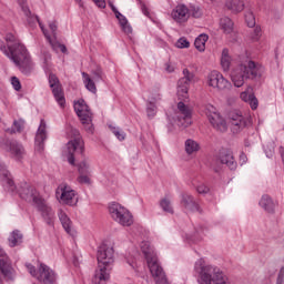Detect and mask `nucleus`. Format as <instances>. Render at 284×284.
<instances>
[{
  "label": "nucleus",
  "instance_id": "0e129e2a",
  "mask_svg": "<svg viewBox=\"0 0 284 284\" xmlns=\"http://www.w3.org/2000/svg\"><path fill=\"white\" fill-rule=\"evenodd\" d=\"M154 101H161V94H158L155 98H153Z\"/></svg>",
  "mask_w": 284,
  "mask_h": 284
},
{
  "label": "nucleus",
  "instance_id": "6e6552de",
  "mask_svg": "<svg viewBox=\"0 0 284 284\" xmlns=\"http://www.w3.org/2000/svg\"><path fill=\"white\" fill-rule=\"evenodd\" d=\"M29 274L43 284H57V273L45 264H40L38 271L32 264L26 265Z\"/></svg>",
  "mask_w": 284,
  "mask_h": 284
},
{
  "label": "nucleus",
  "instance_id": "de8ad7c7",
  "mask_svg": "<svg viewBox=\"0 0 284 284\" xmlns=\"http://www.w3.org/2000/svg\"><path fill=\"white\" fill-rule=\"evenodd\" d=\"M176 48L183 49V48H190V41L185 38H180L176 42Z\"/></svg>",
  "mask_w": 284,
  "mask_h": 284
},
{
  "label": "nucleus",
  "instance_id": "09e8293b",
  "mask_svg": "<svg viewBox=\"0 0 284 284\" xmlns=\"http://www.w3.org/2000/svg\"><path fill=\"white\" fill-rule=\"evenodd\" d=\"M11 84L13 87V90H16V92H19L21 90V81H19V78L12 77Z\"/></svg>",
  "mask_w": 284,
  "mask_h": 284
},
{
  "label": "nucleus",
  "instance_id": "6ab92c4d",
  "mask_svg": "<svg viewBox=\"0 0 284 284\" xmlns=\"http://www.w3.org/2000/svg\"><path fill=\"white\" fill-rule=\"evenodd\" d=\"M49 84L52 89L53 97L61 108L65 106V97L63 95V90L61 89V82L54 73L49 74Z\"/></svg>",
  "mask_w": 284,
  "mask_h": 284
},
{
  "label": "nucleus",
  "instance_id": "e2e57ef3",
  "mask_svg": "<svg viewBox=\"0 0 284 284\" xmlns=\"http://www.w3.org/2000/svg\"><path fill=\"white\" fill-rule=\"evenodd\" d=\"M111 10H112V12H118L119 11V9H116V7H114V4L111 6Z\"/></svg>",
  "mask_w": 284,
  "mask_h": 284
},
{
  "label": "nucleus",
  "instance_id": "a19ab883",
  "mask_svg": "<svg viewBox=\"0 0 284 284\" xmlns=\"http://www.w3.org/2000/svg\"><path fill=\"white\" fill-rule=\"evenodd\" d=\"M245 22L248 28H254V26H256V18H254V13L252 11H247L245 13Z\"/></svg>",
  "mask_w": 284,
  "mask_h": 284
},
{
  "label": "nucleus",
  "instance_id": "f257e3e1",
  "mask_svg": "<svg viewBox=\"0 0 284 284\" xmlns=\"http://www.w3.org/2000/svg\"><path fill=\"white\" fill-rule=\"evenodd\" d=\"M4 39L6 42L0 39V51L19 68L22 74L27 77L32 74L34 64L32 63V59L26 45L12 33H7Z\"/></svg>",
  "mask_w": 284,
  "mask_h": 284
},
{
  "label": "nucleus",
  "instance_id": "1a4fd4ad",
  "mask_svg": "<svg viewBox=\"0 0 284 284\" xmlns=\"http://www.w3.org/2000/svg\"><path fill=\"white\" fill-rule=\"evenodd\" d=\"M109 214L120 225H123L124 227H130L132 223H134V220L132 217V213L125 206L113 202L109 205Z\"/></svg>",
  "mask_w": 284,
  "mask_h": 284
},
{
  "label": "nucleus",
  "instance_id": "a18cd8bd",
  "mask_svg": "<svg viewBox=\"0 0 284 284\" xmlns=\"http://www.w3.org/2000/svg\"><path fill=\"white\" fill-rule=\"evenodd\" d=\"M146 114L149 119H152L156 114V105L150 102L146 106Z\"/></svg>",
  "mask_w": 284,
  "mask_h": 284
},
{
  "label": "nucleus",
  "instance_id": "7ed1b4c3",
  "mask_svg": "<svg viewBox=\"0 0 284 284\" xmlns=\"http://www.w3.org/2000/svg\"><path fill=\"white\" fill-rule=\"evenodd\" d=\"M265 72L263 65L250 60L235 67L231 72V79L235 88H243L245 81L261 79Z\"/></svg>",
  "mask_w": 284,
  "mask_h": 284
},
{
  "label": "nucleus",
  "instance_id": "9d476101",
  "mask_svg": "<svg viewBox=\"0 0 284 284\" xmlns=\"http://www.w3.org/2000/svg\"><path fill=\"white\" fill-rule=\"evenodd\" d=\"M73 108L82 125H84L85 131L92 132V112L90 111V106L85 103V100H79L74 103Z\"/></svg>",
  "mask_w": 284,
  "mask_h": 284
},
{
  "label": "nucleus",
  "instance_id": "c85d7f7f",
  "mask_svg": "<svg viewBox=\"0 0 284 284\" xmlns=\"http://www.w3.org/2000/svg\"><path fill=\"white\" fill-rule=\"evenodd\" d=\"M260 205L263 207V210H265V212H268V214H274L276 204L274 203V200L270 197V195H263L260 201Z\"/></svg>",
  "mask_w": 284,
  "mask_h": 284
},
{
  "label": "nucleus",
  "instance_id": "13d9d810",
  "mask_svg": "<svg viewBox=\"0 0 284 284\" xmlns=\"http://www.w3.org/2000/svg\"><path fill=\"white\" fill-rule=\"evenodd\" d=\"M49 28H50V30H51L53 37H55V34H57V22H51V23L49 24Z\"/></svg>",
  "mask_w": 284,
  "mask_h": 284
},
{
  "label": "nucleus",
  "instance_id": "473e14b6",
  "mask_svg": "<svg viewBox=\"0 0 284 284\" xmlns=\"http://www.w3.org/2000/svg\"><path fill=\"white\" fill-rule=\"evenodd\" d=\"M82 79L87 90L92 92V94H97V81H94L87 72H82Z\"/></svg>",
  "mask_w": 284,
  "mask_h": 284
},
{
  "label": "nucleus",
  "instance_id": "2eb2a0df",
  "mask_svg": "<svg viewBox=\"0 0 284 284\" xmlns=\"http://www.w3.org/2000/svg\"><path fill=\"white\" fill-rule=\"evenodd\" d=\"M194 81V73L190 72V70H183V78L178 81V97L181 101H185L187 99V90H190V83Z\"/></svg>",
  "mask_w": 284,
  "mask_h": 284
},
{
  "label": "nucleus",
  "instance_id": "5701e85b",
  "mask_svg": "<svg viewBox=\"0 0 284 284\" xmlns=\"http://www.w3.org/2000/svg\"><path fill=\"white\" fill-rule=\"evenodd\" d=\"M36 207H38L44 223L50 227L54 226V210L45 204V200H42Z\"/></svg>",
  "mask_w": 284,
  "mask_h": 284
},
{
  "label": "nucleus",
  "instance_id": "9b49d317",
  "mask_svg": "<svg viewBox=\"0 0 284 284\" xmlns=\"http://www.w3.org/2000/svg\"><path fill=\"white\" fill-rule=\"evenodd\" d=\"M73 108L82 125H84L85 131L92 132V112L90 111V106L85 103V100H79L74 103Z\"/></svg>",
  "mask_w": 284,
  "mask_h": 284
},
{
  "label": "nucleus",
  "instance_id": "c756f323",
  "mask_svg": "<svg viewBox=\"0 0 284 284\" xmlns=\"http://www.w3.org/2000/svg\"><path fill=\"white\" fill-rule=\"evenodd\" d=\"M227 10H231V12H243L245 9V2L243 0H227L225 3Z\"/></svg>",
  "mask_w": 284,
  "mask_h": 284
},
{
  "label": "nucleus",
  "instance_id": "49530a36",
  "mask_svg": "<svg viewBox=\"0 0 284 284\" xmlns=\"http://www.w3.org/2000/svg\"><path fill=\"white\" fill-rule=\"evenodd\" d=\"M79 183H82L84 185H90L91 180H90V174H80L78 178Z\"/></svg>",
  "mask_w": 284,
  "mask_h": 284
},
{
  "label": "nucleus",
  "instance_id": "79ce46f5",
  "mask_svg": "<svg viewBox=\"0 0 284 284\" xmlns=\"http://www.w3.org/2000/svg\"><path fill=\"white\" fill-rule=\"evenodd\" d=\"M79 174H90V164L87 161H82L78 165Z\"/></svg>",
  "mask_w": 284,
  "mask_h": 284
},
{
  "label": "nucleus",
  "instance_id": "774afa93",
  "mask_svg": "<svg viewBox=\"0 0 284 284\" xmlns=\"http://www.w3.org/2000/svg\"><path fill=\"white\" fill-rule=\"evenodd\" d=\"M267 156H272V153H271V154H267Z\"/></svg>",
  "mask_w": 284,
  "mask_h": 284
},
{
  "label": "nucleus",
  "instance_id": "39448f33",
  "mask_svg": "<svg viewBox=\"0 0 284 284\" xmlns=\"http://www.w3.org/2000/svg\"><path fill=\"white\" fill-rule=\"evenodd\" d=\"M195 272L201 282L205 284H230V278L221 272V268L212 265H205V261L200 258L195 262Z\"/></svg>",
  "mask_w": 284,
  "mask_h": 284
},
{
  "label": "nucleus",
  "instance_id": "bf43d9fd",
  "mask_svg": "<svg viewBox=\"0 0 284 284\" xmlns=\"http://www.w3.org/2000/svg\"><path fill=\"white\" fill-rule=\"evenodd\" d=\"M98 8H105V0H93Z\"/></svg>",
  "mask_w": 284,
  "mask_h": 284
},
{
  "label": "nucleus",
  "instance_id": "052dcab7",
  "mask_svg": "<svg viewBox=\"0 0 284 284\" xmlns=\"http://www.w3.org/2000/svg\"><path fill=\"white\" fill-rule=\"evenodd\" d=\"M142 12L145 14V17H149L150 14V11H148V7H145V4H142Z\"/></svg>",
  "mask_w": 284,
  "mask_h": 284
},
{
  "label": "nucleus",
  "instance_id": "6e6d98bb",
  "mask_svg": "<svg viewBox=\"0 0 284 284\" xmlns=\"http://www.w3.org/2000/svg\"><path fill=\"white\" fill-rule=\"evenodd\" d=\"M258 37H261V27H255V29L253 30L252 39L254 41H258Z\"/></svg>",
  "mask_w": 284,
  "mask_h": 284
},
{
  "label": "nucleus",
  "instance_id": "4468645a",
  "mask_svg": "<svg viewBox=\"0 0 284 284\" xmlns=\"http://www.w3.org/2000/svg\"><path fill=\"white\" fill-rule=\"evenodd\" d=\"M206 116L214 130L217 132H227V122L221 116V113L216 112L214 105L206 106Z\"/></svg>",
  "mask_w": 284,
  "mask_h": 284
},
{
  "label": "nucleus",
  "instance_id": "58836bf2",
  "mask_svg": "<svg viewBox=\"0 0 284 284\" xmlns=\"http://www.w3.org/2000/svg\"><path fill=\"white\" fill-rule=\"evenodd\" d=\"M109 130L112 132V134H114V136H116V139L119 141H125V131L122 130L119 126H114L112 124L109 125Z\"/></svg>",
  "mask_w": 284,
  "mask_h": 284
},
{
  "label": "nucleus",
  "instance_id": "a878e982",
  "mask_svg": "<svg viewBox=\"0 0 284 284\" xmlns=\"http://www.w3.org/2000/svg\"><path fill=\"white\" fill-rule=\"evenodd\" d=\"M180 205H182L186 212H201V206H199V203L196 200H194V196L189 193H183L181 195Z\"/></svg>",
  "mask_w": 284,
  "mask_h": 284
},
{
  "label": "nucleus",
  "instance_id": "c03bdc74",
  "mask_svg": "<svg viewBox=\"0 0 284 284\" xmlns=\"http://www.w3.org/2000/svg\"><path fill=\"white\" fill-rule=\"evenodd\" d=\"M91 79H93L95 83H99V81H103V71L101 70V68H97L92 71Z\"/></svg>",
  "mask_w": 284,
  "mask_h": 284
},
{
  "label": "nucleus",
  "instance_id": "4c0bfd02",
  "mask_svg": "<svg viewBox=\"0 0 284 284\" xmlns=\"http://www.w3.org/2000/svg\"><path fill=\"white\" fill-rule=\"evenodd\" d=\"M24 128H26V121L16 120L13 121L12 128L8 129L7 132H10V134H14L16 132H23Z\"/></svg>",
  "mask_w": 284,
  "mask_h": 284
},
{
  "label": "nucleus",
  "instance_id": "603ef678",
  "mask_svg": "<svg viewBox=\"0 0 284 284\" xmlns=\"http://www.w3.org/2000/svg\"><path fill=\"white\" fill-rule=\"evenodd\" d=\"M254 97L252 93H247V91H244L241 93L242 101H245L246 103H250V100Z\"/></svg>",
  "mask_w": 284,
  "mask_h": 284
},
{
  "label": "nucleus",
  "instance_id": "cd10ccee",
  "mask_svg": "<svg viewBox=\"0 0 284 284\" xmlns=\"http://www.w3.org/2000/svg\"><path fill=\"white\" fill-rule=\"evenodd\" d=\"M58 216L67 234H70L72 236V234H74V231H72V220H70V217L65 213V210L60 209L58 211Z\"/></svg>",
  "mask_w": 284,
  "mask_h": 284
},
{
  "label": "nucleus",
  "instance_id": "72a5a7b5",
  "mask_svg": "<svg viewBox=\"0 0 284 284\" xmlns=\"http://www.w3.org/2000/svg\"><path fill=\"white\" fill-rule=\"evenodd\" d=\"M220 27L225 34H232L234 31V22L229 17L220 19Z\"/></svg>",
  "mask_w": 284,
  "mask_h": 284
},
{
  "label": "nucleus",
  "instance_id": "4d7b16f0",
  "mask_svg": "<svg viewBox=\"0 0 284 284\" xmlns=\"http://www.w3.org/2000/svg\"><path fill=\"white\" fill-rule=\"evenodd\" d=\"M201 241V236H199V231L194 235L189 237V243H199Z\"/></svg>",
  "mask_w": 284,
  "mask_h": 284
},
{
  "label": "nucleus",
  "instance_id": "ea45409f",
  "mask_svg": "<svg viewBox=\"0 0 284 284\" xmlns=\"http://www.w3.org/2000/svg\"><path fill=\"white\" fill-rule=\"evenodd\" d=\"M160 207L163 210V212H166L168 214H174L172 202L168 197H164L160 201Z\"/></svg>",
  "mask_w": 284,
  "mask_h": 284
},
{
  "label": "nucleus",
  "instance_id": "c9c22d12",
  "mask_svg": "<svg viewBox=\"0 0 284 284\" xmlns=\"http://www.w3.org/2000/svg\"><path fill=\"white\" fill-rule=\"evenodd\" d=\"M201 150V146L199 145V142L189 139L185 141V152L186 154H194L195 152H199Z\"/></svg>",
  "mask_w": 284,
  "mask_h": 284
},
{
  "label": "nucleus",
  "instance_id": "0eeeda50",
  "mask_svg": "<svg viewBox=\"0 0 284 284\" xmlns=\"http://www.w3.org/2000/svg\"><path fill=\"white\" fill-rule=\"evenodd\" d=\"M22 12H23L24 17H27V21H28L29 26H31V28H34V26H37V23H39L47 41H49V43L53 50H60V51H62L63 54H65V52H68V48H65L64 44L55 42L52 40V38H50V34H48V31H45V29L43 28V23H41V21H39V17H37L36 14H32V11H30V8H28V6H26V4L22 6Z\"/></svg>",
  "mask_w": 284,
  "mask_h": 284
},
{
  "label": "nucleus",
  "instance_id": "aec40b11",
  "mask_svg": "<svg viewBox=\"0 0 284 284\" xmlns=\"http://www.w3.org/2000/svg\"><path fill=\"white\" fill-rule=\"evenodd\" d=\"M207 83L211 88H216L217 90H227L231 88L232 83L219 71H212L207 77Z\"/></svg>",
  "mask_w": 284,
  "mask_h": 284
},
{
  "label": "nucleus",
  "instance_id": "f8f14e48",
  "mask_svg": "<svg viewBox=\"0 0 284 284\" xmlns=\"http://www.w3.org/2000/svg\"><path fill=\"white\" fill-rule=\"evenodd\" d=\"M14 280V268L10 263V258L6 254V251L0 246V284H3V281H13Z\"/></svg>",
  "mask_w": 284,
  "mask_h": 284
},
{
  "label": "nucleus",
  "instance_id": "69168bd1",
  "mask_svg": "<svg viewBox=\"0 0 284 284\" xmlns=\"http://www.w3.org/2000/svg\"><path fill=\"white\" fill-rule=\"evenodd\" d=\"M77 3H79L80 8H83V2L81 0H75Z\"/></svg>",
  "mask_w": 284,
  "mask_h": 284
},
{
  "label": "nucleus",
  "instance_id": "7c9ffc66",
  "mask_svg": "<svg viewBox=\"0 0 284 284\" xmlns=\"http://www.w3.org/2000/svg\"><path fill=\"white\" fill-rule=\"evenodd\" d=\"M9 246L10 247H17V245H21L23 243V234L19 230H14L10 235H9Z\"/></svg>",
  "mask_w": 284,
  "mask_h": 284
},
{
  "label": "nucleus",
  "instance_id": "bb28decb",
  "mask_svg": "<svg viewBox=\"0 0 284 284\" xmlns=\"http://www.w3.org/2000/svg\"><path fill=\"white\" fill-rule=\"evenodd\" d=\"M171 17L176 23H185L190 19V9L185 4H178L171 12Z\"/></svg>",
  "mask_w": 284,
  "mask_h": 284
},
{
  "label": "nucleus",
  "instance_id": "393cba45",
  "mask_svg": "<svg viewBox=\"0 0 284 284\" xmlns=\"http://www.w3.org/2000/svg\"><path fill=\"white\" fill-rule=\"evenodd\" d=\"M0 176L4 187L9 192H17V185L14 184V180L12 179V174H10V171H8V168L3 163H0Z\"/></svg>",
  "mask_w": 284,
  "mask_h": 284
},
{
  "label": "nucleus",
  "instance_id": "20e7f679",
  "mask_svg": "<svg viewBox=\"0 0 284 284\" xmlns=\"http://www.w3.org/2000/svg\"><path fill=\"white\" fill-rule=\"evenodd\" d=\"M140 247L155 284H168V277L165 276V272H163V267L159 264V257L152 244L148 241H143Z\"/></svg>",
  "mask_w": 284,
  "mask_h": 284
},
{
  "label": "nucleus",
  "instance_id": "ddd939ff",
  "mask_svg": "<svg viewBox=\"0 0 284 284\" xmlns=\"http://www.w3.org/2000/svg\"><path fill=\"white\" fill-rule=\"evenodd\" d=\"M221 165H226L230 170H236L237 163L234 160V155L230 151H222L220 156L213 160L211 166L213 168L214 172H221Z\"/></svg>",
  "mask_w": 284,
  "mask_h": 284
},
{
  "label": "nucleus",
  "instance_id": "5fc2aeb1",
  "mask_svg": "<svg viewBox=\"0 0 284 284\" xmlns=\"http://www.w3.org/2000/svg\"><path fill=\"white\" fill-rule=\"evenodd\" d=\"M248 103L252 110H256V108H258V100L254 95L250 99Z\"/></svg>",
  "mask_w": 284,
  "mask_h": 284
},
{
  "label": "nucleus",
  "instance_id": "f03ea898",
  "mask_svg": "<svg viewBox=\"0 0 284 284\" xmlns=\"http://www.w3.org/2000/svg\"><path fill=\"white\" fill-rule=\"evenodd\" d=\"M98 265L99 270L95 271L92 283L93 284H108L110 281V272L114 265V248L102 244L98 248Z\"/></svg>",
  "mask_w": 284,
  "mask_h": 284
},
{
  "label": "nucleus",
  "instance_id": "a211bd4d",
  "mask_svg": "<svg viewBox=\"0 0 284 284\" xmlns=\"http://www.w3.org/2000/svg\"><path fill=\"white\" fill-rule=\"evenodd\" d=\"M230 123L233 134H239V132L252 125V120H250V118L243 116L240 113H231Z\"/></svg>",
  "mask_w": 284,
  "mask_h": 284
},
{
  "label": "nucleus",
  "instance_id": "3c124183",
  "mask_svg": "<svg viewBox=\"0 0 284 284\" xmlns=\"http://www.w3.org/2000/svg\"><path fill=\"white\" fill-rule=\"evenodd\" d=\"M196 191L199 194H207V192H210V187L205 184H200L197 185Z\"/></svg>",
  "mask_w": 284,
  "mask_h": 284
},
{
  "label": "nucleus",
  "instance_id": "4be33fe9",
  "mask_svg": "<svg viewBox=\"0 0 284 284\" xmlns=\"http://www.w3.org/2000/svg\"><path fill=\"white\" fill-rule=\"evenodd\" d=\"M59 190L61 191L60 201L64 205H77V191L72 190L68 184H61Z\"/></svg>",
  "mask_w": 284,
  "mask_h": 284
},
{
  "label": "nucleus",
  "instance_id": "338daca9",
  "mask_svg": "<svg viewBox=\"0 0 284 284\" xmlns=\"http://www.w3.org/2000/svg\"><path fill=\"white\" fill-rule=\"evenodd\" d=\"M241 160L245 163V155H241Z\"/></svg>",
  "mask_w": 284,
  "mask_h": 284
},
{
  "label": "nucleus",
  "instance_id": "2f4dec72",
  "mask_svg": "<svg viewBox=\"0 0 284 284\" xmlns=\"http://www.w3.org/2000/svg\"><path fill=\"white\" fill-rule=\"evenodd\" d=\"M115 18L119 20V23L125 34H132V27L130 26V22H128V18L125 16L121 14V12L115 11L114 12Z\"/></svg>",
  "mask_w": 284,
  "mask_h": 284
},
{
  "label": "nucleus",
  "instance_id": "412c9836",
  "mask_svg": "<svg viewBox=\"0 0 284 284\" xmlns=\"http://www.w3.org/2000/svg\"><path fill=\"white\" fill-rule=\"evenodd\" d=\"M45 139H48V131L45 130V120L40 121L39 129L36 134L34 150L36 152H43L45 150Z\"/></svg>",
  "mask_w": 284,
  "mask_h": 284
},
{
  "label": "nucleus",
  "instance_id": "37998d69",
  "mask_svg": "<svg viewBox=\"0 0 284 284\" xmlns=\"http://www.w3.org/2000/svg\"><path fill=\"white\" fill-rule=\"evenodd\" d=\"M189 14L194 17V19H201V17H203V10L199 7H191V9H189Z\"/></svg>",
  "mask_w": 284,
  "mask_h": 284
},
{
  "label": "nucleus",
  "instance_id": "8fccbe9b",
  "mask_svg": "<svg viewBox=\"0 0 284 284\" xmlns=\"http://www.w3.org/2000/svg\"><path fill=\"white\" fill-rule=\"evenodd\" d=\"M42 57H43V63L45 68H48V65H50V61H52V54H50V52L48 51H42Z\"/></svg>",
  "mask_w": 284,
  "mask_h": 284
},
{
  "label": "nucleus",
  "instance_id": "864d4df0",
  "mask_svg": "<svg viewBox=\"0 0 284 284\" xmlns=\"http://www.w3.org/2000/svg\"><path fill=\"white\" fill-rule=\"evenodd\" d=\"M276 284H284V266L278 272Z\"/></svg>",
  "mask_w": 284,
  "mask_h": 284
},
{
  "label": "nucleus",
  "instance_id": "e433bc0d",
  "mask_svg": "<svg viewBox=\"0 0 284 284\" xmlns=\"http://www.w3.org/2000/svg\"><path fill=\"white\" fill-rule=\"evenodd\" d=\"M207 34H200L195 41H194V45L196 48V50H199V52H205V43H207Z\"/></svg>",
  "mask_w": 284,
  "mask_h": 284
},
{
  "label": "nucleus",
  "instance_id": "f704fd0d",
  "mask_svg": "<svg viewBox=\"0 0 284 284\" xmlns=\"http://www.w3.org/2000/svg\"><path fill=\"white\" fill-rule=\"evenodd\" d=\"M231 63H232V58H230V50L223 49L222 58H221V65H222L224 72H227V70H230Z\"/></svg>",
  "mask_w": 284,
  "mask_h": 284
},
{
  "label": "nucleus",
  "instance_id": "423d86ee",
  "mask_svg": "<svg viewBox=\"0 0 284 284\" xmlns=\"http://www.w3.org/2000/svg\"><path fill=\"white\" fill-rule=\"evenodd\" d=\"M71 134L73 138L67 144V159L70 165H74L77 156H83V152H85V144L83 143V139H81L79 130L71 129Z\"/></svg>",
  "mask_w": 284,
  "mask_h": 284
},
{
  "label": "nucleus",
  "instance_id": "dca6fc26",
  "mask_svg": "<svg viewBox=\"0 0 284 284\" xmlns=\"http://www.w3.org/2000/svg\"><path fill=\"white\" fill-rule=\"evenodd\" d=\"M19 195L20 199L27 201V203H34L36 206L43 201L37 189L28 183L20 187Z\"/></svg>",
  "mask_w": 284,
  "mask_h": 284
},
{
  "label": "nucleus",
  "instance_id": "f3484780",
  "mask_svg": "<svg viewBox=\"0 0 284 284\" xmlns=\"http://www.w3.org/2000/svg\"><path fill=\"white\" fill-rule=\"evenodd\" d=\"M178 110L176 124L180 128H189V125H192V110L190 106L185 105L183 102H179Z\"/></svg>",
  "mask_w": 284,
  "mask_h": 284
},
{
  "label": "nucleus",
  "instance_id": "680f3d73",
  "mask_svg": "<svg viewBox=\"0 0 284 284\" xmlns=\"http://www.w3.org/2000/svg\"><path fill=\"white\" fill-rule=\"evenodd\" d=\"M166 72H172L174 70V67L170 65L169 63L165 64Z\"/></svg>",
  "mask_w": 284,
  "mask_h": 284
},
{
  "label": "nucleus",
  "instance_id": "b1692460",
  "mask_svg": "<svg viewBox=\"0 0 284 284\" xmlns=\"http://www.w3.org/2000/svg\"><path fill=\"white\" fill-rule=\"evenodd\" d=\"M4 148L18 161L23 159V154H26V150L23 149V145L17 142V140L4 141Z\"/></svg>",
  "mask_w": 284,
  "mask_h": 284
}]
</instances>
